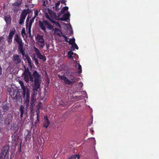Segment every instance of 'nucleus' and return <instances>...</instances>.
Returning a JSON list of instances; mask_svg holds the SVG:
<instances>
[{
	"instance_id": "obj_1",
	"label": "nucleus",
	"mask_w": 159,
	"mask_h": 159,
	"mask_svg": "<svg viewBox=\"0 0 159 159\" xmlns=\"http://www.w3.org/2000/svg\"><path fill=\"white\" fill-rule=\"evenodd\" d=\"M33 76L34 77V85L33 86V90L34 92L39 91L40 89V85L42 81L41 76L35 70L32 74Z\"/></svg>"
},
{
	"instance_id": "obj_2",
	"label": "nucleus",
	"mask_w": 159,
	"mask_h": 159,
	"mask_svg": "<svg viewBox=\"0 0 159 159\" xmlns=\"http://www.w3.org/2000/svg\"><path fill=\"white\" fill-rule=\"evenodd\" d=\"M24 67L25 70L23 75H24V79L25 81L27 83H28L29 81L32 83L33 81V78L31 76V73L30 71L28 68H26L25 66Z\"/></svg>"
},
{
	"instance_id": "obj_3",
	"label": "nucleus",
	"mask_w": 159,
	"mask_h": 159,
	"mask_svg": "<svg viewBox=\"0 0 159 159\" xmlns=\"http://www.w3.org/2000/svg\"><path fill=\"white\" fill-rule=\"evenodd\" d=\"M39 25L40 29L45 33H46V28L50 29V23L46 20H43V21H39Z\"/></svg>"
},
{
	"instance_id": "obj_4",
	"label": "nucleus",
	"mask_w": 159,
	"mask_h": 159,
	"mask_svg": "<svg viewBox=\"0 0 159 159\" xmlns=\"http://www.w3.org/2000/svg\"><path fill=\"white\" fill-rule=\"evenodd\" d=\"M9 147L8 145L4 146L2 148L0 153V159H4L9 152Z\"/></svg>"
},
{
	"instance_id": "obj_5",
	"label": "nucleus",
	"mask_w": 159,
	"mask_h": 159,
	"mask_svg": "<svg viewBox=\"0 0 159 159\" xmlns=\"http://www.w3.org/2000/svg\"><path fill=\"white\" fill-rule=\"evenodd\" d=\"M36 39L37 40L38 45L43 48L44 45V39L43 36L38 34L36 37Z\"/></svg>"
},
{
	"instance_id": "obj_6",
	"label": "nucleus",
	"mask_w": 159,
	"mask_h": 159,
	"mask_svg": "<svg viewBox=\"0 0 159 159\" xmlns=\"http://www.w3.org/2000/svg\"><path fill=\"white\" fill-rule=\"evenodd\" d=\"M13 116L11 114H8L4 120L5 123L9 125L12 122Z\"/></svg>"
},
{
	"instance_id": "obj_7",
	"label": "nucleus",
	"mask_w": 159,
	"mask_h": 159,
	"mask_svg": "<svg viewBox=\"0 0 159 159\" xmlns=\"http://www.w3.org/2000/svg\"><path fill=\"white\" fill-rule=\"evenodd\" d=\"M12 60L13 63L16 64H19L21 61V60L20 56L17 54L13 56Z\"/></svg>"
},
{
	"instance_id": "obj_8",
	"label": "nucleus",
	"mask_w": 159,
	"mask_h": 159,
	"mask_svg": "<svg viewBox=\"0 0 159 159\" xmlns=\"http://www.w3.org/2000/svg\"><path fill=\"white\" fill-rule=\"evenodd\" d=\"M33 93L31 96V98L30 102V106H34L35 105V102L36 101V97L37 94V92L39 91H36V92H34V90H33Z\"/></svg>"
},
{
	"instance_id": "obj_9",
	"label": "nucleus",
	"mask_w": 159,
	"mask_h": 159,
	"mask_svg": "<svg viewBox=\"0 0 159 159\" xmlns=\"http://www.w3.org/2000/svg\"><path fill=\"white\" fill-rule=\"evenodd\" d=\"M0 107L2 108L4 113L7 112L10 109L9 104L5 102H3L0 105Z\"/></svg>"
},
{
	"instance_id": "obj_10",
	"label": "nucleus",
	"mask_w": 159,
	"mask_h": 159,
	"mask_svg": "<svg viewBox=\"0 0 159 159\" xmlns=\"http://www.w3.org/2000/svg\"><path fill=\"white\" fill-rule=\"evenodd\" d=\"M50 22L51 23L50 24V30H54L53 27H61V25L59 23L54 21L51 19H50Z\"/></svg>"
},
{
	"instance_id": "obj_11",
	"label": "nucleus",
	"mask_w": 159,
	"mask_h": 159,
	"mask_svg": "<svg viewBox=\"0 0 159 159\" xmlns=\"http://www.w3.org/2000/svg\"><path fill=\"white\" fill-rule=\"evenodd\" d=\"M23 87V88H22L23 92V97L30 96V93L28 89L27 88L26 86Z\"/></svg>"
},
{
	"instance_id": "obj_12",
	"label": "nucleus",
	"mask_w": 159,
	"mask_h": 159,
	"mask_svg": "<svg viewBox=\"0 0 159 159\" xmlns=\"http://www.w3.org/2000/svg\"><path fill=\"white\" fill-rule=\"evenodd\" d=\"M48 7H46L45 8L43 9V11L45 14V16L47 19H48L50 20V16L48 15V13L50 14V9Z\"/></svg>"
},
{
	"instance_id": "obj_13",
	"label": "nucleus",
	"mask_w": 159,
	"mask_h": 159,
	"mask_svg": "<svg viewBox=\"0 0 159 159\" xmlns=\"http://www.w3.org/2000/svg\"><path fill=\"white\" fill-rule=\"evenodd\" d=\"M70 14L69 12H68L64 14L62 17L60 18L59 19V20L61 21H66L69 18Z\"/></svg>"
},
{
	"instance_id": "obj_14",
	"label": "nucleus",
	"mask_w": 159,
	"mask_h": 159,
	"mask_svg": "<svg viewBox=\"0 0 159 159\" xmlns=\"http://www.w3.org/2000/svg\"><path fill=\"white\" fill-rule=\"evenodd\" d=\"M24 43L19 44L18 50L21 53L23 56H24L25 54V51L24 50Z\"/></svg>"
},
{
	"instance_id": "obj_15",
	"label": "nucleus",
	"mask_w": 159,
	"mask_h": 159,
	"mask_svg": "<svg viewBox=\"0 0 159 159\" xmlns=\"http://www.w3.org/2000/svg\"><path fill=\"white\" fill-rule=\"evenodd\" d=\"M70 79L71 81L68 79V80L69 81L67 83V85H72L77 80V79H76L74 76L72 77V78H70Z\"/></svg>"
},
{
	"instance_id": "obj_16",
	"label": "nucleus",
	"mask_w": 159,
	"mask_h": 159,
	"mask_svg": "<svg viewBox=\"0 0 159 159\" xmlns=\"http://www.w3.org/2000/svg\"><path fill=\"white\" fill-rule=\"evenodd\" d=\"M14 40L18 43V44L23 43L22 39L19 37L18 34H15L14 37Z\"/></svg>"
},
{
	"instance_id": "obj_17",
	"label": "nucleus",
	"mask_w": 159,
	"mask_h": 159,
	"mask_svg": "<svg viewBox=\"0 0 159 159\" xmlns=\"http://www.w3.org/2000/svg\"><path fill=\"white\" fill-rule=\"evenodd\" d=\"M49 124V121L47 116H44V120L43 122V126L47 128Z\"/></svg>"
},
{
	"instance_id": "obj_18",
	"label": "nucleus",
	"mask_w": 159,
	"mask_h": 159,
	"mask_svg": "<svg viewBox=\"0 0 159 159\" xmlns=\"http://www.w3.org/2000/svg\"><path fill=\"white\" fill-rule=\"evenodd\" d=\"M60 1H59L56 4L55 7L53 6L52 7V5L50 6V8H53V10L55 11H58L59 10V9L58 8V7L59 6L60 3Z\"/></svg>"
},
{
	"instance_id": "obj_19",
	"label": "nucleus",
	"mask_w": 159,
	"mask_h": 159,
	"mask_svg": "<svg viewBox=\"0 0 159 159\" xmlns=\"http://www.w3.org/2000/svg\"><path fill=\"white\" fill-rule=\"evenodd\" d=\"M59 78L61 80H63L64 82V83L66 84H67V82H68V79L65 76H61L60 75H58Z\"/></svg>"
},
{
	"instance_id": "obj_20",
	"label": "nucleus",
	"mask_w": 159,
	"mask_h": 159,
	"mask_svg": "<svg viewBox=\"0 0 159 159\" xmlns=\"http://www.w3.org/2000/svg\"><path fill=\"white\" fill-rule=\"evenodd\" d=\"M26 16V14L24 15H20V21L19 22L20 24L22 25L23 24L24 20L25 19Z\"/></svg>"
},
{
	"instance_id": "obj_21",
	"label": "nucleus",
	"mask_w": 159,
	"mask_h": 159,
	"mask_svg": "<svg viewBox=\"0 0 159 159\" xmlns=\"http://www.w3.org/2000/svg\"><path fill=\"white\" fill-rule=\"evenodd\" d=\"M57 16L56 13L53 11L52 10L50 9V19L51 18L57 19Z\"/></svg>"
},
{
	"instance_id": "obj_22",
	"label": "nucleus",
	"mask_w": 159,
	"mask_h": 159,
	"mask_svg": "<svg viewBox=\"0 0 159 159\" xmlns=\"http://www.w3.org/2000/svg\"><path fill=\"white\" fill-rule=\"evenodd\" d=\"M4 19L7 24H9L11 23V19L10 15H8L4 16Z\"/></svg>"
},
{
	"instance_id": "obj_23",
	"label": "nucleus",
	"mask_w": 159,
	"mask_h": 159,
	"mask_svg": "<svg viewBox=\"0 0 159 159\" xmlns=\"http://www.w3.org/2000/svg\"><path fill=\"white\" fill-rule=\"evenodd\" d=\"M22 0H18L16 1L15 2L12 3V5L13 6L19 7H20V6L22 3Z\"/></svg>"
},
{
	"instance_id": "obj_24",
	"label": "nucleus",
	"mask_w": 159,
	"mask_h": 159,
	"mask_svg": "<svg viewBox=\"0 0 159 159\" xmlns=\"http://www.w3.org/2000/svg\"><path fill=\"white\" fill-rule=\"evenodd\" d=\"M25 57L27 60V61L28 62V63L29 66L31 68H32V65L31 63V60L30 57L28 55H26L25 56Z\"/></svg>"
},
{
	"instance_id": "obj_25",
	"label": "nucleus",
	"mask_w": 159,
	"mask_h": 159,
	"mask_svg": "<svg viewBox=\"0 0 159 159\" xmlns=\"http://www.w3.org/2000/svg\"><path fill=\"white\" fill-rule=\"evenodd\" d=\"M23 98L25 101V103L26 104V108H27L28 107V106H29L30 96L28 97L25 96L23 97Z\"/></svg>"
},
{
	"instance_id": "obj_26",
	"label": "nucleus",
	"mask_w": 159,
	"mask_h": 159,
	"mask_svg": "<svg viewBox=\"0 0 159 159\" xmlns=\"http://www.w3.org/2000/svg\"><path fill=\"white\" fill-rule=\"evenodd\" d=\"M54 29L55 32L59 36L61 37L62 35H63L61 31L57 28H55Z\"/></svg>"
},
{
	"instance_id": "obj_27",
	"label": "nucleus",
	"mask_w": 159,
	"mask_h": 159,
	"mask_svg": "<svg viewBox=\"0 0 159 159\" xmlns=\"http://www.w3.org/2000/svg\"><path fill=\"white\" fill-rule=\"evenodd\" d=\"M16 32V30L15 28H13L12 30L10 32L8 37H10V38H13V35L15 34Z\"/></svg>"
},
{
	"instance_id": "obj_28",
	"label": "nucleus",
	"mask_w": 159,
	"mask_h": 159,
	"mask_svg": "<svg viewBox=\"0 0 159 159\" xmlns=\"http://www.w3.org/2000/svg\"><path fill=\"white\" fill-rule=\"evenodd\" d=\"M68 7L67 6L65 7H63V8H62L61 9L60 11V12H59L60 15H58V16H60V15L64 13L65 11H67L68 10Z\"/></svg>"
},
{
	"instance_id": "obj_29",
	"label": "nucleus",
	"mask_w": 159,
	"mask_h": 159,
	"mask_svg": "<svg viewBox=\"0 0 159 159\" xmlns=\"http://www.w3.org/2000/svg\"><path fill=\"white\" fill-rule=\"evenodd\" d=\"M74 54V52L71 51H69L68 52V58H73L72 55Z\"/></svg>"
},
{
	"instance_id": "obj_30",
	"label": "nucleus",
	"mask_w": 159,
	"mask_h": 159,
	"mask_svg": "<svg viewBox=\"0 0 159 159\" xmlns=\"http://www.w3.org/2000/svg\"><path fill=\"white\" fill-rule=\"evenodd\" d=\"M75 38H73L69 41V43L70 44H71L72 46L74 43H75Z\"/></svg>"
},
{
	"instance_id": "obj_31",
	"label": "nucleus",
	"mask_w": 159,
	"mask_h": 159,
	"mask_svg": "<svg viewBox=\"0 0 159 159\" xmlns=\"http://www.w3.org/2000/svg\"><path fill=\"white\" fill-rule=\"evenodd\" d=\"M16 93V94L15 96V98H16V99L20 98L21 97V95L20 93V92L19 91H17Z\"/></svg>"
},
{
	"instance_id": "obj_32",
	"label": "nucleus",
	"mask_w": 159,
	"mask_h": 159,
	"mask_svg": "<svg viewBox=\"0 0 159 159\" xmlns=\"http://www.w3.org/2000/svg\"><path fill=\"white\" fill-rule=\"evenodd\" d=\"M24 107L23 106L21 105L20 107V114H23L24 113Z\"/></svg>"
},
{
	"instance_id": "obj_33",
	"label": "nucleus",
	"mask_w": 159,
	"mask_h": 159,
	"mask_svg": "<svg viewBox=\"0 0 159 159\" xmlns=\"http://www.w3.org/2000/svg\"><path fill=\"white\" fill-rule=\"evenodd\" d=\"M21 34L23 37H24V35H25L26 36V38H27V35L26 34L25 31V30L24 28H23L21 31Z\"/></svg>"
},
{
	"instance_id": "obj_34",
	"label": "nucleus",
	"mask_w": 159,
	"mask_h": 159,
	"mask_svg": "<svg viewBox=\"0 0 159 159\" xmlns=\"http://www.w3.org/2000/svg\"><path fill=\"white\" fill-rule=\"evenodd\" d=\"M78 72L80 74V73H82V70L81 66L79 64H78Z\"/></svg>"
},
{
	"instance_id": "obj_35",
	"label": "nucleus",
	"mask_w": 159,
	"mask_h": 159,
	"mask_svg": "<svg viewBox=\"0 0 159 159\" xmlns=\"http://www.w3.org/2000/svg\"><path fill=\"white\" fill-rule=\"evenodd\" d=\"M19 8V7H14L12 10L14 11L15 13L17 12L18 11V9Z\"/></svg>"
},
{
	"instance_id": "obj_36",
	"label": "nucleus",
	"mask_w": 159,
	"mask_h": 159,
	"mask_svg": "<svg viewBox=\"0 0 159 159\" xmlns=\"http://www.w3.org/2000/svg\"><path fill=\"white\" fill-rule=\"evenodd\" d=\"M29 10V9H24L22 12L21 13V15H24L26 14V16H27L28 13L27 12V11Z\"/></svg>"
},
{
	"instance_id": "obj_37",
	"label": "nucleus",
	"mask_w": 159,
	"mask_h": 159,
	"mask_svg": "<svg viewBox=\"0 0 159 159\" xmlns=\"http://www.w3.org/2000/svg\"><path fill=\"white\" fill-rule=\"evenodd\" d=\"M38 57L40 59L42 60L43 61H45L46 60L45 57L41 54Z\"/></svg>"
},
{
	"instance_id": "obj_38",
	"label": "nucleus",
	"mask_w": 159,
	"mask_h": 159,
	"mask_svg": "<svg viewBox=\"0 0 159 159\" xmlns=\"http://www.w3.org/2000/svg\"><path fill=\"white\" fill-rule=\"evenodd\" d=\"M44 75L45 77H46V78H47V82L49 84V79L48 78V74H47V72L46 71L45 72Z\"/></svg>"
},
{
	"instance_id": "obj_39",
	"label": "nucleus",
	"mask_w": 159,
	"mask_h": 159,
	"mask_svg": "<svg viewBox=\"0 0 159 159\" xmlns=\"http://www.w3.org/2000/svg\"><path fill=\"white\" fill-rule=\"evenodd\" d=\"M29 21V18L28 17V16L27 18L26 21V28L27 29L28 28V22Z\"/></svg>"
},
{
	"instance_id": "obj_40",
	"label": "nucleus",
	"mask_w": 159,
	"mask_h": 159,
	"mask_svg": "<svg viewBox=\"0 0 159 159\" xmlns=\"http://www.w3.org/2000/svg\"><path fill=\"white\" fill-rule=\"evenodd\" d=\"M72 48H74L76 49H79L78 46L75 43H74L72 46Z\"/></svg>"
},
{
	"instance_id": "obj_41",
	"label": "nucleus",
	"mask_w": 159,
	"mask_h": 159,
	"mask_svg": "<svg viewBox=\"0 0 159 159\" xmlns=\"http://www.w3.org/2000/svg\"><path fill=\"white\" fill-rule=\"evenodd\" d=\"M37 142L38 143V144H39L40 145H41L42 143V140L40 138H38L37 139Z\"/></svg>"
},
{
	"instance_id": "obj_42",
	"label": "nucleus",
	"mask_w": 159,
	"mask_h": 159,
	"mask_svg": "<svg viewBox=\"0 0 159 159\" xmlns=\"http://www.w3.org/2000/svg\"><path fill=\"white\" fill-rule=\"evenodd\" d=\"M80 96H75L73 97V98L74 99H77V100H79L80 99Z\"/></svg>"
},
{
	"instance_id": "obj_43",
	"label": "nucleus",
	"mask_w": 159,
	"mask_h": 159,
	"mask_svg": "<svg viewBox=\"0 0 159 159\" xmlns=\"http://www.w3.org/2000/svg\"><path fill=\"white\" fill-rule=\"evenodd\" d=\"M42 104L41 102H39L37 106V108L38 109L42 108Z\"/></svg>"
},
{
	"instance_id": "obj_44",
	"label": "nucleus",
	"mask_w": 159,
	"mask_h": 159,
	"mask_svg": "<svg viewBox=\"0 0 159 159\" xmlns=\"http://www.w3.org/2000/svg\"><path fill=\"white\" fill-rule=\"evenodd\" d=\"M36 54L38 57H39L41 55L40 53L39 52V50L37 49H36Z\"/></svg>"
},
{
	"instance_id": "obj_45",
	"label": "nucleus",
	"mask_w": 159,
	"mask_h": 159,
	"mask_svg": "<svg viewBox=\"0 0 159 159\" xmlns=\"http://www.w3.org/2000/svg\"><path fill=\"white\" fill-rule=\"evenodd\" d=\"M61 36H62L64 38L65 41L66 42H68L69 43V41L68 40V38L66 36L62 35Z\"/></svg>"
},
{
	"instance_id": "obj_46",
	"label": "nucleus",
	"mask_w": 159,
	"mask_h": 159,
	"mask_svg": "<svg viewBox=\"0 0 159 159\" xmlns=\"http://www.w3.org/2000/svg\"><path fill=\"white\" fill-rule=\"evenodd\" d=\"M20 84L21 88H23V87H25V86L24 85L23 82L22 81H20L19 82Z\"/></svg>"
},
{
	"instance_id": "obj_47",
	"label": "nucleus",
	"mask_w": 159,
	"mask_h": 159,
	"mask_svg": "<svg viewBox=\"0 0 159 159\" xmlns=\"http://www.w3.org/2000/svg\"><path fill=\"white\" fill-rule=\"evenodd\" d=\"M48 3V1H44L43 2V6L46 7H48V6H47Z\"/></svg>"
},
{
	"instance_id": "obj_48",
	"label": "nucleus",
	"mask_w": 159,
	"mask_h": 159,
	"mask_svg": "<svg viewBox=\"0 0 159 159\" xmlns=\"http://www.w3.org/2000/svg\"><path fill=\"white\" fill-rule=\"evenodd\" d=\"M12 38H10V37H8V42L9 43H11L12 42Z\"/></svg>"
},
{
	"instance_id": "obj_49",
	"label": "nucleus",
	"mask_w": 159,
	"mask_h": 159,
	"mask_svg": "<svg viewBox=\"0 0 159 159\" xmlns=\"http://www.w3.org/2000/svg\"><path fill=\"white\" fill-rule=\"evenodd\" d=\"M34 106H30V111L31 112H33V111H34Z\"/></svg>"
},
{
	"instance_id": "obj_50",
	"label": "nucleus",
	"mask_w": 159,
	"mask_h": 159,
	"mask_svg": "<svg viewBox=\"0 0 159 159\" xmlns=\"http://www.w3.org/2000/svg\"><path fill=\"white\" fill-rule=\"evenodd\" d=\"M32 24V22L30 21L29 23H28V27L29 28H31Z\"/></svg>"
},
{
	"instance_id": "obj_51",
	"label": "nucleus",
	"mask_w": 159,
	"mask_h": 159,
	"mask_svg": "<svg viewBox=\"0 0 159 159\" xmlns=\"http://www.w3.org/2000/svg\"><path fill=\"white\" fill-rule=\"evenodd\" d=\"M38 10H36L35 11V16H34L35 17H36L38 15Z\"/></svg>"
},
{
	"instance_id": "obj_52",
	"label": "nucleus",
	"mask_w": 159,
	"mask_h": 159,
	"mask_svg": "<svg viewBox=\"0 0 159 159\" xmlns=\"http://www.w3.org/2000/svg\"><path fill=\"white\" fill-rule=\"evenodd\" d=\"M61 3L64 4L65 5H66V1L65 0H61Z\"/></svg>"
},
{
	"instance_id": "obj_53",
	"label": "nucleus",
	"mask_w": 159,
	"mask_h": 159,
	"mask_svg": "<svg viewBox=\"0 0 159 159\" xmlns=\"http://www.w3.org/2000/svg\"><path fill=\"white\" fill-rule=\"evenodd\" d=\"M28 32L30 35V36L31 35V28L28 27Z\"/></svg>"
},
{
	"instance_id": "obj_54",
	"label": "nucleus",
	"mask_w": 159,
	"mask_h": 159,
	"mask_svg": "<svg viewBox=\"0 0 159 159\" xmlns=\"http://www.w3.org/2000/svg\"><path fill=\"white\" fill-rule=\"evenodd\" d=\"M35 17L34 16V17H33L31 19V20L30 21V22H33L34 21V20L35 18Z\"/></svg>"
},
{
	"instance_id": "obj_55",
	"label": "nucleus",
	"mask_w": 159,
	"mask_h": 159,
	"mask_svg": "<svg viewBox=\"0 0 159 159\" xmlns=\"http://www.w3.org/2000/svg\"><path fill=\"white\" fill-rule=\"evenodd\" d=\"M36 114H37V119H39V112H38L37 110L36 111Z\"/></svg>"
},
{
	"instance_id": "obj_56",
	"label": "nucleus",
	"mask_w": 159,
	"mask_h": 159,
	"mask_svg": "<svg viewBox=\"0 0 159 159\" xmlns=\"http://www.w3.org/2000/svg\"><path fill=\"white\" fill-rule=\"evenodd\" d=\"M2 68L1 66H0V75H2Z\"/></svg>"
},
{
	"instance_id": "obj_57",
	"label": "nucleus",
	"mask_w": 159,
	"mask_h": 159,
	"mask_svg": "<svg viewBox=\"0 0 159 159\" xmlns=\"http://www.w3.org/2000/svg\"><path fill=\"white\" fill-rule=\"evenodd\" d=\"M35 63H36V64L37 65L38 64H39V62L38 61L37 59H35V60L34 61Z\"/></svg>"
},
{
	"instance_id": "obj_58",
	"label": "nucleus",
	"mask_w": 159,
	"mask_h": 159,
	"mask_svg": "<svg viewBox=\"0 0 159 159\" xmlns=\"http://www.w3.org/2000/svg\"><path fill=\"white\" fill-rule=\"evenodd\" d=\"M75 50V48H72H72H71V51H74Z\"/></svg>"
},
{
	"instance_id": "obj_59",
	"label": "nucleus",
	"mask_w": 159,
	"mask_h": 159,
	"mask_svg": "<svg viewBox=\"0 0 159 159\" xmlns=\"http://www.w3.org/2000/svg\"><path fill=\"white\" fill-rule=\"evenodd\" d=\"M23 114H20V117L21 118V119H22L23 117Z\"/></svg>"
},
{
	"instance_id": "obj_60",
	"label": "nucleus",
	"mask_w": 159,
	"mask_h": 159,
	"mask_svg": "<svg viewBox=\"0 0 159 159\" xmlns=\"http://www.w3.org/2000/svg\"><path fill=\"white\" fill-rule=\"evenodd\" d=\"M39 119H37V120H36V121H35V123H37V122H39Z\"/></svg>"
},
{
	"instance_id": "obj_61",
	"label": "nucleus",
	"mask_w": 159,
	"mask_h": 159,
	"mask_svg": "<svg viewBox=\"0 0 159 159\" xmlns=\"http://www.w3.org/2000/svg\"><path fill=\"white\" fill-rule=\"evenodd\" d=\"M73 34V31H71V32H70V35H71V34Z\"/></svg>"
},
{
	"instance_id": "obj_62",
	"label": "nucleus",
	"mask_w": 159,
	"mask_h": 159,
	"mask_svg": "<svg viewBox=\"0 0 159 159\" xmlns=\"http://www.w3.org/2000/svg\"><path fill=\"white\" fill-rule=\"evenodd\" d=\"M35 57H36L35 56H34V61L35 60V59H37V58Z\"/></svg>"
},
{
	"instance_id": "obj_63",
	"label": "nucleus",
	"mask_w": 159,
	"mask_h": 159,
	"mask_svg": "<svg viewBox=\"0 0 159 159\" xmlns=\"http://www.w3.org/2000/svg\"><path fill=\"white\" fill-rule=\"evenodd\" d=\"M0 120H2V117L1 115H0Z\"/></svg>"
},
{
	"instance_id": "obj_64",
	"label": "nucleus",
	"mask_w": 159,
	"mask_h": 159,
	"mask_svg": "<svg viewBox=\"0 0 159 159\" xmlns=\"http://www.w3.org/2000/svg\"><path fill=\"white\" fill-rule=\"evenodd\" d=\"M46 93H47V92L45 91V93H44V95H46L47 94Z\"/></svg>"
}]
</instances>
